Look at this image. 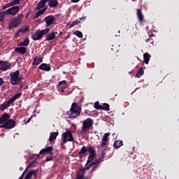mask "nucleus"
Segmentation results:
<instances>
[{"instance_id":"f257e3e1","label":"nucleus","mask_w":179,"mask_h":179,"mask_svg":"<svg viewBox=\"0 0 179 179\" xmlns=\"http://www.w3.org/2000/svg\"><path fill=\"white\" fill-rule=\"evenodd\" d=\"M80 111L81 108L79 107V105H78V103L73 102L71 104L70 111L67 112V115H69L70 118H76V117L80 115Z\"/></svg>"},{"instance_id":"f03ea898","label":"nucleus","mask_w":179,"mask_h":179,"mask_svg":"<svg viewBox=\"0 0 179 179\" xmlns=\"http://www.w3.org/2000/svg\"><path fill=\"white\" fill-rule=\"evenodd\" d=\"M20 96H22V93H17L8 100L4 101L1 105H0L1 111H5L6 108H9L13 103H15V101H16V100H17Z\"/></svg>"},{"instance_id":"7ed1b4c3","label":"nucleus","mask_w":179,"mask_h":179,"mask_svg":"<svg viewBox=\"0 0 179 179\" xmlns=\"http://www.w3.org/2000/svg\"><path fill=\"white\" fill-rule=\"evenodd\" d=\"M22 19H23L22 14H19L17 17H13L8 24V30L17 27L22 23Z\"/></svg>"},{"instance_id":"20e7f679","label":"nucleus","mask_w":179,"mask_h":179,"mask_svg":"<svg viewBox=\"0 0 179 179\" xmlns=\"http://www.w3.org/2000/svg\"><path fill=\"white\" fill-rule=\"evenodd\" d=\"M94 155H96V151L94 150H91L90 151V155L88 157L87 164L85 168L80 169V171H82L83 173H85V171H87V170H89V169H90V167L93 166V164H96V163L94 162H93L92 164H90V163H92V162H93V159H94Z\"/></svg>"},{"instance_id":"39448f33","label":"nucleus","mask_w":179,"mask_h":179,"mask_svg":"<svg viewBox=\"0 0 179 179\" xmlns=\"http://www.w3.org/2000/svg\"><path fill=\"white\" fill-rule=\"evenodd\" d=\"M20 73L19 71H16L15 72L10 73V82L13 86L16 85H19L20 81L22 80V78L19 77Z\"/></svg>"},{"instance_id":"423d86ee","label":"nucleus","mask_w":179,"mask_h":179,"mask_svg":"<svg viewBox=\"0 0 179 179\" xmlns=\"http://www.w3.org/2000/svg\"><path fill=\"white\" fill-rule=\"evenodd\" d=\"M50 32V29L46 28L43 30L36 31L34 35H32L31 38L34 41H37V40H41L43 38V36H45V34H48Z\"/></svg>"},{"instance_id":"0eeeda50","label":"nucleus","mask_w":179,"mask_h":179,"mask_svg":"<svg viewBox=\"0 0 179 179\" xmlns=\"http://www.w3.org/2000/svg\"><path fill=\"white\" fill-rule=\"evenodd\" d=\"M94 122L92 118H87L83 122L82 132L83 134H87L88 131H90V128L93 127Z\"/></svg>"},{"instance_id":"6e6552de","label":"nucleus","mask_w":179,"mask_h":179,"mask_svg":"<svg viewBox=\"0 0 179 179\" xmlns=\"http://www.w3.org/2000/svg\"><path fill=\"white\" fill-rule=\"evenodd\" d=\"M63 143H66L67 142H73V136H72V132L67 130L66 132L63 133L62 135Z\"/></svg>"},{"instance_id":"1a4fd4ad","label":"nucleus","mask_w":179,"mask_h":179,"mask_svg":"<svg viewBox=\"0 0 179 179\" xmlns=\"http://www.w3.org/2000/svg\"><path fill=\"white\" fill-rule=\"evenodd\" d=\"M19 10H20V7L19 6H15L6 10V13L7 15H12V16H16L19 13Z\"/></svg>"},{"instance_id":"9d476101","label":"nucleus","mask_w":179,"mask_h":179,"mask_svg":"<svg viewBox=\"0 0 179 179\" xmlns=\"http://www.w3.org/2000/svg\"><path fill=\"white\" fill-rule=\"evenodd\" d=\"M15 125H16V122L12 120H8L6 121L3 125L0 126V128H6V129H11V128H14Z\"/></svg>"},{"instance_id":"9b49d317","label":"nucleus","mask_w":179,"mask_h":179,"mask_svg":"<svg viewBox=\"0 0 179 179\" xmlns=\"http://www.w3.org/2000/svg\"><path fill=\"white\" fill-rule=\"evenodd\" d=\"M57 87L60 93H64V92H65V89L68 87V85H66V80L61 81L59 83Z\"/></svg>"},{"instance_id":"f8f14e48","label":"nucleus","mask_w":179,"mask_h":179,"mask_svg":"<svg viewBox=\"0 0 179 179\" xmlns=\"http://www.w3.org/2000/svg\"><path fill=\"white\" fill-rule=\"evenodd\" d=\"M10 68V64L0 61V71H8Z\"/></svg>"},{"instance_id":"ddd939ff","label":"nucleus","mask_w":179,"mask_h":179,"mask_svg":"<svg viewBox=\"0 0 179 179\" xmlns=\"http://www.w3.org/2000/svg\"><path fill=\"white\" fill-rule=\"evenodd\" d=\"M55 20V18L52 15L47 16L45 18V22L46 23V27L51 26V24H52V23H54Z\"/></svg>"},{"instance_id":"4468645a","label":"nucleus","mask_w":179,"mask_h":179,"mask_svg":"<svg viewBox=\"0 0 179 179\" xmlns=\"http://www.w3.org/2000/svg\"><path fill=\"white\" fill-rule=\"evenodd\" d=\"M57 34H58L57 31H52L50 32L47 36H46V40L47 41H51L52 40H54L55 37H57Z\"/></svg>"},{"instance_id":"2eb2a0df","label":"nucleus","mask_w":179,"mask_h":179,"mask_svg":"<svg viewBox=\"0 0 179 179\" xmlns=\"http://www.w3.org/2000/svg\"><path fill=\"white\" fill-rule=\"evenodd\" d=\"M108 136H110V133H106L103 135V137L102 138V142L101 143V148H104V146L107 145V142L108 141Z\"/></svg>"},{"instance_id":"dca6fc26","label":"nucleus","mask_w":179,"mask_h":179,"mask_svg":"<svg viewBox=\"0 0 179 179\" xmlns=\"http://www.w3.org/2000/svg\"><path fill=\"white\" fill-rule=\"evenodd\" d=\"M38 68L41 71H45L46 72L51 71V66H50V64H47L45 63L41 64Z\"/></svg>"},{"instance_id":"f3484780","label":"nucleus","mask_w":179,"mask_h":179,"mask_svg":"<svg viewBox=\"0 0 179 179\" xmlns=\"http://www.w3.org/2000/svg\"><path fill=\"white\" fill-rule=\"evenodd\" d=\"M15 50L16 51V52H19V54H21V55H24L26 54V52L27 51V48L18 47L15 48Z\"/></svg>"},{"instance_id":"a211bd4d","label":"nucleus","mask_w":179,"mask_h":179,"mask_svg":"<svg viewBox=\"0 0 179 179\" xmlns=\"http://www.w3.org/2000/svg\"><path fill=\"white\" fill-rule=\"evenodd\" d=\"M43 62V58H41V56H37L34 59V62L32 63V65H40Z\"/></svg>"},{"instance_id":"6ab92c4d","label":"nucleus","mask_w":179,"mask_h":179,"mask_svg":"<svg viewBox=\"0 0 179 179\" xmlns=\"http://www.w3.org/2000/svg\"><path fill=\"white\" fill-rule=\"evenodd\" d=\"M46 2H48V0H41L38 3V6L36 7V10H40L43 9V8H44V6H45V3Z\"/></svg>"},{"instance_id":"aec40b11","label":"nucleus","mask_w":179,"mask_h":179,"mask_svg":"<svg viewBox=\"0 0 179 179\" xmlns=\"http://www.w3.org/2000/svg\"><path fill=\"white\" fill-rule=\"evenodd\" d=\"M9 118V114L3 113V115L0 117V124H4L6 122Z\"/></svg>"},{"instance_id":"412c9836","label":"nucleus","mask_w":179,"mask_h":179,"mask_svg":"<svg viewBox=\"0 0 179 179\" xmlns=\"http://www.w3.org/2000/svg\"><path fill=\"white\" fill-rule=\"evenodd\" d=\"M52 147L49 146L41 150L39 152V155H44V153H50V152H52Z\"/></svg>"},{"instance_id":"4be33fe9","label":"nucleus","mask_w":179,"mask_h":179,"mask_svg":"<svg viewBox=\"0 0 179 179\" xmlns=\"http://www.w3.org/2000/svg\"><path fill=\"white\" fill-rule=\"evenodd\" d=\"M36 174H37V171L31 170L27 174V176L24 177V179H30L31 177L36 176Z\"/></svg>"},{"instance_id":"5701e85b","label":"nucleus","mask_w":179,"mask_h":179,"mask_svg":"<svg viewBox=\"0 0 179 179\" xmlns=\"http://www.w3.org/2000/svg\"><path fill=\"white\" fill-rule=\"evenodd\" d=\"M48 5L50 8H55V6H58V1L48 0Z\"/></svg>"},{"instance_id":"b1692460","label":"nucleus","mask_w":179,"mask_h":179,"mask_svg":"<svg viewBox=\"0 0 179 179\" xmlns=\"http://www.w3.org/2000/svg\"><path fill=\"white\" fill-rule=\"evenodd\" d=\"M59 133L57 131L55 133H51L50 137H49V142H52V141H55L57 139V136H58Z\"/></svg>"},{"instance_id":"393cba45","label":"nucleus","mask_w":179,"mask_h":179,"mask_svg":"<svg viewBox=\"0 0 179 179\" xmlns=\"http://www.w3.org/2000/svg\"><path fill=\"white\" fill-rule=\"evenodd\" d=\"M46 8H43L41 10H38V12L36 13L34 19H37V17H39V16H41V15H44V13L45 12Z\"/></svg>"},{"instance_id":"a878e982","label":"nucleus","mask_w":179,"mask_h":179,"mask_svg":"<svg viewBox=\"0 0 179 179\" xmlns=\"http://www.w3.org/2000/svg\"><path fill=\"white\" fill-rule=\"evenodd\" d=\"M29 44H30V41L29 40V38H26L24 40L23 42L20 43L18 45L20 47H27Z\"/></svg>"},{"instance_id":"bb28decb","label":"nucleus","mask_w":179,"mask_h":179,"mask_svg":"<svg viewBox=\"0 0 179 179\" xmlns=\"http://www.w3.org/2000/svg\"><path fill=\"white\" fill-rule=\"evenodd\" d=\"M143 59H144V62L145 64H149V61H150V55H149L148 52H145L143 55Z\"/></svg>"},{"instance_id":"cd10ccee","label":"nucleus","mask_w":179,"mask_h":179,"mask_svg":"<svg viewBox=\"0 0 179 179\" xmlns=\"http://www.w3.org/2000/svg\"><path fill=\"white\" fill-rule=\"evenodd\" d=\"M137 16L140 22H143V14H142L141 10H139V9L137 10Z\"/></svg>"},{"instance_id":"c85d7f7f","label":"nucleus","mask_w":179,"mask_h":179,"mask_svg":"<svg viewBox=\"0 0 179 179\" xmlns=\"http://www.w3.org/2000/svg\"><path fill=\"white\" fill-rule=\"evenodd\" d=\"M101 110H104L105 111H110V105L108 103H103L101 105Z\"/></svg>"},{"instance_id":"c756f323","label":"nucleus","mask_w":179,"mask_h":179,"mask_svg":"<svg viewBox=\"0 0 179 179\" xmlns=\"http://www.w3.org/2000/svg\"><path fill=\"white\" fill-rule=\"evenodd\" d=\"M115 149H118L119 148H121L122 146V141H117L113 144Z\"/></svg>"},{"instance_id":"7c9ffc66","label":"nucleus","mask_w":179,"mask_h":179,"mask_svg":"<svg viewBox=\"0 0 179 179\" xmlns=\"http://www.w3.org/2000/svg\"><path fill=\"white\" fill-rule=\"evenodd\" d=\"M29 27H22V28H20L17 32V34H19V33H27V31H29Z\"/></svg>"},{"instance_id":"2f4dec72","label":"nucleus","mask_w":179,"mask_h":179,"mask_svg":"<svg viewBox=\"0 0 179 179\" xmlns=\"http://www.w3.org/2000/svg\"><path fill=\"white\" fill-rule=\"evenodd\" d=\"M8 15L6 13V10L5 11H0V22H3V20H5V15Z\"/></svg>"},{"instance_id":"473e14b6","label":"nucleus","mask_w":179,"mask_h":179,"mask_svg":"<svg viewBox=\"0 0 179 179\" xmlns=\"http://www.w3.org/2000/svg\"><path fill=\"white\" fill-rule=\"evenodd\" d=\"M143 67H141L136 75V78H141L143 75Z\"/></svg>"},{"instance_id":"72a5a7b5","label":"nucleus","mask_w":179,"mask_h":179,"mask_svg":"<svg viewBox=\"0 0 179 179\" xmlns=\"http://www.w3.org/2000/svg\"><path fill=\"white\" fill-rule=\"evenodd\" d=\"M73 34L77 36V37H79V38H82V37H83V34H82V31H76Z\"/></svg>"},{"instance_id":"f704fd0d","label":"nucleus","mask_w":179,"mask_h":179,"mask_svg":"<svg viewBox=\"0 0 179 179\" xmlns=\"http://www.w3.org/2000/svg\"><path fill=\"white\" fill-rule=\"evenodd\" d=\"M21 0H13L12 2H10L11 6H15V5H19L20 3Z\"/></svg>"},{"instance_id":"c9c22d12","label":"nucleus","mask_w":179,"mask_h":179,"mask_svg":"<svg viewBox=\"0 0 179 179\" xmlns=\"http://www.w3.org/2000/svg\"><path fill=\"white\" fill-rule=\"evenodd\" d=\"M94 107L96 110H101V105L99 104V101H96V102L94 103Z\"/></svg>"},{"instance_id":"e433bc0d","label":"nucleus","mask_w":179,"mask_h":179,"mask_svg":"<svg viewBox=\"0 0 179 179\" xmlns=\"http://www.w3.org/2000/svg\"><path fill=\"white\" fill-rule=\"evenodd\" d=\"M86 148L85 146H83L81 150L79 152V155H85V153H86Z\"/></svg>"},{"instance_id":"4c0bfd02","label":"nucleus","mask_w":179,"mask_h":179,"mask_svg":"<svg viewBox=\"0 0 179 179\" xmlns=\"http://www.w3.org/2000/svg\"><path fill=\"white\" fill-rule=\"evenodd\" d=\"M10 6H12L10 3H6V5L3 6L1 9H2V10H5V9H8V8H10Z\"/></svg>"},{"instance_id":"58836bf2","label":"nucleus","mask_w":179,"mask_h":179,"mask_svg":"<svg viewBox=\"0 0 179 179\" xmlns=\"http://www.w3.org/2000/svg\"><path fill=\"white\" fill-rule=\"evenodd\" d=\"M78 23H80L79 20H76L72 23V26H76Z\"/></svg>"},{"instance_id":"ea45409f","label":"nucleus","mask_w":179,"mask_h":179,"mask_svg":"<svg viewBox=\"0 0 179 179\" xmlns=\"http://www.w3.org/2000/svg\"><path fill=\"white\" fill-rule=\"evenodd\" d=\"M31 166H33V163L30 164L28 166L26 167L25 169V172H27V170H29V169H30V167H31Z\"/></svg>"},{"instance_id":"a19ab883","label":"nucleus","mask_w":179,"mask_h":179,"mask_svg":"<svg viewBox=\"0 0 179 179\" xmlns=\"http://www.w3.org/2000/svg\"><path fill=\"white\" fill-rule=\"evenodd\" d=\"M3 83H5V81H3V79H2V78H0V85H3Z\"/></svg>"},{"instance_id":"79ce46f5","label":"nucleus","mask_w":179,"mask_h":179,"mask_svg":"<svg viewBox=\"0 0 179 179\" xmlns=\"http://www.w3.org/2000/svg\"><path fill=\"white\" fill-rule=\"evenodd\" d=\"M51 160H52V157H49L46 158L45 162H51Z\"/></svg>"},{"instance_id":"37998d69","label":"nucleus","mask_w":179,"mask_h":179,"mask_svg":"<svg viewBox=\"0 0 179 179\" xmlns=\"http://www.w3.org/2000/svg\"><path fill=\"white\" fill-rule=\"evenodd\" d=\"M79 1H80V0H71V2H73V3H76L79 2Z\"/></svg>"},{"instance_id":"c03bdc74","label":"nucleus","mask_w":179,"mask_h":179,"mask_svg":"<svg viewBox=\"0 0 179 179\" xmlns=\"http://www.w3.org/2000/svg\"><path fill=\"white\" fill-rule=\"evenodd\" d=\"M26 173H27V172H26V171H24L22 174L21 175V177H22V178H23V177H24V175L26 174Z\"/></svg>"},{"instance_id":"a18cd8bd","label":"nucleus","mask_w":179,"mask_h":179,"mask_svg":"<svg viewBox=\"0 0 179 179\" xmlns=\"http://www.w3.org/2000/svg\"><path fill=\"white\" fill-rule=\"evenodd\" d=\"M31 120V117H30L29 119H28V120L27 121V122H30V120Z\"/></svg>"},{"instance_id":"49530a36","label":"nucleus","mask_w":179,"mask_h":179,"mask_svg":"<svg viewBox=\"0 0 179 179\" xmlns=\"http://www.w3.org/2000/svg\"><path fill=\"white\" fill-rule=\"evenodd\" d=\"M78 179H82V176H78Z\"/></svg>"},{"instance_id":"de8ad7c7","label":"nucleus","mask_w":179,"mask_h":179,"mask_svg":"<svg viewBox=\"0 0 179 179\" xmlns=\"http://www.w3.org/2000/svg\"><path fill=\"white\" fill-rule=\"evenodd\" d=\"M18 179H23V176H20Z\"/></svg>"},{"instance_id":"09e8293b","label":"nucleus","mask_w":179,"mask_h":179,"mask_svg":"<svg viewBox=\"0 0 179 179\" xmlns=\"http://www.w3.org/2000/svg\"><path fill=\"white\" fill-rule=\"evenodd\" d=\"M132 1H136V0H132Z\"/></svg>"}]
</instances>
